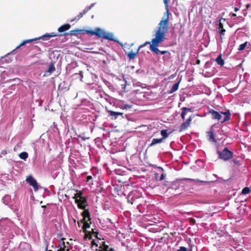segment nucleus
<instances>
[{
  "mask_svg": "<svg viewBox=\"0 0 251 251\" xmlns=\"http://www.w3.org/2000/svg\"><path fill=\"white\" fill-rule=\"evenodd\" d=\"M163 1L167 8V11L166 12L167 14V18L165 19H163L158 24L157 29L155 32V38L152 39L151 43L150 46V49L157 55L159 53L161 54H165L167 53H168L169 55L170 54L168 51H160L157 48L159 45L164 41L166 34L168 33L169 29L168 26L169 10L168 9L169 0H164Z\"/></svg>",
  "mask_w": 251,
  "mask_h": 251,
  "instance_id": "1",
  "label": "nucleus"
},
{
  "mask_svg": "<svg viewBox=\"0 0 251 251\" xmlns=\"http://www.w3.org/2000/svg\"><path fill=\"white\" fill-rule=\"evenodd\" d=\"M85 33L92 35H96L99 38L117 42V40L114 38L113 34L112 33L105 32L99 27L96 28L94 30H86L85 31Z\"/></svg>",
  "mask_w": 251,
  "mask_h": 251,
  "instance_id": "2",
  "label": "nucleus"
},
{
  "mask_svg": "<svg viewBox=\"0 0 251 251\" xmlns=\"http://www.w3.org/2000/svg\"><path fill=\"white\" fill-rule=\"evenodd\" d=\"M209 113L211 115V118L213 120H217L223 123L227 121L230 119V112L229 110H226L225 111L217 112L214 109H211L209 110Z\"/></svg>",
  "mask_w": 251,
  "mask_h": 251,
  "instance_id": "3",
  "label": "nucleus"
},
{
  "mask_svg": "<svg viewBox=\"0 0 251 251\" xmlns=\"http://www.w3.org/2000/svg\"><path fill=\"white\" fill-rule=\"evenodd\" d=\"M57 35H58L57 33H55L54 32H51L50 33H47L45 35H44L42 36H41L39 38H34V39H32L24 40L18 46H17L16 48V49L12 51V52H14L16 50L19 49L21 47L25 45L26 43H29L32 42L33 41H35L36 40L40 39H42L43 40H47L49 38L52 37H55Z\"/></svg>",
  "mask_w": 251,
  "mask_h": 251,
  "instance_id": "4",
  "label": "nucleus"
},
{
  "mask_svg": "<svg viewBox=\"0 0 251 251\" xmlns=\"http://www.w3.org/2000/svg\"><path fill=\"white\" fill-rule=\"evenodd\" d=\"M217 153L219 158L225 161L232 158L233 155V152L230 151L227 147H225L222 151H217Z\"/></svg>",
  "mask_w": 251,
  "mask_h": 251,
  "instance_id": "5",
  "label": "nucleus"
},
{
  "mask_svg": "<svg viewBox=\"0 0 251 251\" xmlns=\"http://www.w3.org/2000/svg\"><path fill=\"white\" fill-rule=\"evenodd\" d=\"M73 198L76 204H85L87 202V197L84 195L82 191L76 190V193Z\"/></svg>",
  "mask_w": 251,
  "mask_h": 251,
  "instance_id": "6",
  "label": "nucleus"
},
{
  "mask_svg": "<svg viewBox=\"0 0 251 251\" xmlns=\"http://www.w3.org/2000/svg\"><path fill=\"white\" fill-rule=\"evenodd\" d=\"M83 219L82 222L83 223V228L86 229L90 227V225L91 223V219L90 217V213L88 210L84 209L82 213Z\"/></svg>",
  "mask_w": 251,
  "mask_h": 251,
  "instance_id": "7",
  "label": "nucleus"
},
{
  "mask_svg": "<svg viewBox=\"0 0 251 251\" xmlns=\"http://www.w3.org/2000/svg\"><path fill=\"white\" fill-rule=\"evenodd\" d=\"M222 21L226 22V19L221 18L219 21V24L218 25L217 29H218V32L220 33L221 38L222 36L225 35L226 32V29L224 28L223 23Z\"/></svg>",
  "mask_w": 251,
  "mask_h": 251,
  "instance_id": "8",
  "label": "nucleus"
},
{
  "mask_svg": "<svg viewBox=\"0 0 251 251\" xmlns=\"http://www.w3.org/2000/svg\"><path fill=\"white\" fill-rule=\"evenodd\" d=\"M192 120V117L191 116H190L187 119L186 121L181 124L179 129V132H180L185 130L190 126Z\"/></svg>",
  "mask_w": 251,
  "mask_h": 251,
  "instance_id": "9",
  "label": "nucleus"
},
{
  "mask_svg": "<svg viewBox=\"0 0 251 251\" xmlns=\"http://www.w3.org/2000/svg\"><path fill=\"white\" fill-rule=\"evenodd\" d=\"M26 181L33 187L35 191H37L38 189L37 181L31 176H28L26 179Z\"/></svg>",
  "mask_w": 251,
  "mask_h": 251,
  "instance_id": "10",
  "label": "nucleus"
},
{
  "mask_svg": "<svg viewBox=\"0 0 251 251\" xmlns=\"http://www.w3.org/2000/svg\"><path fill=\"white\" fill-rule=\"evenodd\" d=\"M107 112L109 113V116L110 117L111 120H116L119 116H121L122 118H124L123 113L115 112L112 110H107Z\"/></svg>",
  "mask_w": 251,
  "mask_h": 251,
  "instance_id": "11",
  "label": "nucleus"
},
{
  "mask_svg": "<svg viewBox=\"0 0 251 251\" xmlns=\"http://www.w3.org/2000/svg\"><path fill=\"white\" fill-rule=\"evenodd\" d=\"M95 197L96 199L95 202L98 204H103L104 202H106L104 201L105 198L104 196L101 194H98V195L95 194Z\"/></svg>",
  "mask_w": 251,
  "mask_h": 251,
  "instance_id": "12",
  "label": "nucleus"
},
{
  "mask_svg": "<svg viewBox=\"0 0 251 251\" xmlns=\"http://www.w3.org/2000/svg\"><path fill=\"white\" fill-rule=\"evenodd\" d=\"M206 136L210 142H212L213 143H216L217 142V140L215 138V135L214 134V132L212 130L208 131L206 132Z\"/></svg>",
  "mask_w": 251,
  "mask_h": 251,
  "instance_id": "13",
  "label": "nucleus"
},
{
  "mask_svg": "<svg viewBox=\"0 0 251 251\" xmlns=\"http://www.w3.org/2000/svg\"><path fill=\"white\" fill-rule=\"evenodd\" d=\"M100 248L101 249V251H116L114 248L109 247V246L106 245L104 242H102Z\"/></svg>",
  "mask_w": 251,
  "mask_h": 251,
  "instance_id": "14",
  "label": "nucleus"
},
{
  "mask_svg": "<svg viewBox=\"0 0 251 251\" xmlns=\"http://www.w3.org/2000/svg\"><path fill=\"white\" fill-rule=\"evenodd\" d=\"M70 27V25L68 24H64L58 28V31L59 32H63L69 30Z\"/></svg>",
  "mask_w": 251,
  "mask_h": 251,
  "instance_id": "15",
  "label": "nucleus"
},
{
  "mask_svg": "<svg viewBox=\"0 0 251 251\" xmlns=\"http://www.w3.org/2000/svg\"><path fill=\"white\" fill-rule=\"evenodd\" d=\"M58 248H59V249H58L57 251H65L66 246L63 239H62L59 241Z\"/></svg>",
  "mask_w": 251,
  "mask_h": 251,
  "instance_id": "16",
  "label": "nucleus"
},
{
  "mask_svg": "<svg viewBox=\"0 0 251 251\" xmlns=\"http://www.w3.org/2000/svg\"><path fill=\"white\" fill-rule=\"evenodd\" d=\"M182 112L181 114V117L183 120L185 119V115L187 114V112H191V108H188L185 107H182L181 109Z\"/></svg>",
  "mask_w": 251,
  "mask_h": 251,
  "instance_id": "17",
  "label": "nucleus"
},
{
  "mask_svg": "<svg viewBox=\"0 0 251 251\" xmlns=\"http://www.w3.org/2000/svg\"><path fill=\"white\" fill-rule=\"evenodd\" d=\"M216 61L218 65H220L221 66H223L225 64V61L224 59H223L222 58V56L221 54L218 56V57L216 59Z\"/></svg>",
  "mask_w": 251,
  "mask_h": 251,
  "instance_id": "18",
  "label": "nucleus"
},
{
  "mask_svg": "<svg viewBox=\"0 0 251 251\" xmlns=\"http://www.w3.org/2000/svg\"><path fill=\"white\" fill-rule=\"evenodd\" d=\"M163 141V138H160V139H155L154 138L152 140V142L151 144L149 145L150 147H152L154 146L155 145L160 143Z\"/></svg>",
  "mask_w": 251,
  "mask_h": 251,
  "instance_id": "19",
  "label": "nucleus"
},
{
  "mask_svg": "<svg viewBox=\"0 0 251 251\" xmlns=\"http://www.w3.org/2000/svg\"><path fill=\"white\" fill-rule=\"evenodd\" d=\"M138 52H139V49H137V51L135 52H134L133 51H130V52H128V53H127V55L128 57L129 60L134 59L135 57L136 54L138 53Z\"/></svg>",
  "mask_w": 251,
  "mask_h": 251,
  "instance_id": "20",
  "label": "nucleus"
},
{
  "mask_svg": "<svg viewBox=\"0 0 251 251\" xmlns=\"http://www.w3.org/2000/svg\"><path fill=\"white\" fill-rule=\"evenodd\" d=\"M179 81L175 83L171 88V90L169 92V94H172L177 90L179 86Z\"/></svg>",
  "mask_w": 251,
  "mask_h": 251,
  "instance_id": "21",
  "label": "nucleus"
},
{
  "mask_svg": "<svg viewBox=\"0 0 251 251\" xmlns=\"http://www.w3.org/2000/svg\"><path fill=\"white\" fill-rule=\"evenodd\" d=\"M19 156L21 159H24L25 160L27 158L28 155L26 152L23 151L19 154Z\"/></svg>",
  "mask_w": 251,
  "mask_h": 251,
  "instance_id": "22",
  "label": "nucleus"
},
{
  "mask_svg": "<svg viewBox=\"0 0 251 251\" xmlns=\"http://www.w3.org/2000/svg\"><path fill=\"white\" fill-rule=\"evenodd\" d=\"M55 70L54 64L53 63H50L49 65V67L48 68V72L50 73V74L53 73Z\"/></svg>",
  "mask_w": 251,
  "mask_h": 251,
  "instance_id": "23",
  "label": "nucleus"
},
{
  "mask_svg": "<svg viewBox=\"0 0 251 251\" xmlns=\"http://www.w3.org/2000/svg\"><path fill=\"white\" fill-rule=\"evenodd\" d=\"M82 30L80 29H75L71 30L70 31V34L73 35H76L78 34H80L82 33Z\"/></svg>",
  "mask_w": 251,
  "mask_h": 251,
  "instance_id": "24",
  "label": "nucleus"
},
{
  "mask_svg": "<svg viewBox=\"0 0 251 251\" xmlns=\"http://www.w3.org/2000/svg\"><path fill=\"white\" fill-rule=\"evenodd\" d=\"M167 131V130L166 129H163L161 131V135L163 137L162 138H163V140L168 136Z\"/></svg>",
  "mask_w": 251,
  "mask_h": 251,
  "instance_id": "25",
  "label": "nucleus"
},
{
  "mask_svg": "<svg viewBox=\"0 0 251 251\" xmlns=\"http://www.w3.org/2000/svg\"><path fill=\"white\" fill-rule=\"evenodd\" d=\"M251 192V190L249 187H246L244 188L242 190V194L243 195H246L250 193Z\"/></svg>",
  "mask_w": 251,
  "mask_h": 251,
  "instance_id": "26",
  "label": "nucleus"
},
{
  "mask_svg": "<svg viewBox=\"0 0 251 251\" xmlns=\"http://www.w3.org/2000/svg\"><path fill=\"white\" fill-rule=\"evenodd\" d=\"M248 43V42H245L243 44H241L239 46L238 50L240 51H242V50H245V48L247 46Z\"/></svg>",
  "mask_w": 251,
  "mask_h": 251,
  "instance_id": "27",
  "label": "nucleus"
},
{
  "mask_svg": "<svg viewBox=\"0 0 251 251\" xmlns=\"http://www.w3.org/2000/svg\"><path fill=\"white\" fill-rule=\"evenodd\" d=\"M93 4H92L90 6H89L87 7H86L82 12V13L84 15L87 12H88L91 9V8L93 6Z\"/></svg>",
  "mask_w": 251,
  "mask_h": 251,
  "instance_id": "28",
  "label": "nucleus"
},
{
  "mask_svg": "<svg viewBox=\"0 0 251 251\" xmlns=\"http://www.w3.org/2000/svg\"><path fill=\"white\" fill-rule=\"evenodd\" d=\"M151 42H145V43H144V44H143L141 45L139 47V48H138V49H139V50L141 48H143V47H145V46H147L148 44H150V45H151Z\"/></svg>",
  "mask_w": 251,
  "mask_h": 251,
  "instance_id": "29",
  "label": "nucleus"
},
{
  "mask_svg": "<svg viewBox=\"0 0 251 251\" xmlns=\"http://www.w3.org/2000/svg\"><path fill=\"white\" fill-rule=\"evenodd\" d=\"M84 14L82 13V12H80L76 17L75 18V20H79L80 18H81L83 16Z\"/></svg>",
  "mask_w": 251,
  "mask_h": 251,
  "instance_id": "30",
  "label": "nucleus"
},
{
  "mask_svg": "<svg viewBox=\"0 0 251 251\" xmlns=\"http://www.w3.org/2000/svg\"><path fill=\"white\" fill-rule=\"evenodd\" d=\"M131 107H132V105H131L125 104L124 105L123 109H127L131 108Z\"/></svg>",
  "mask_w": 251,
  "mask_h": 251,
  "instance_id": "31",
  "label": "nucleus"
},
{
  "mask_svg": "<svg viewBox=\"0 0 251 251\" xmlns=\"http://www.w3.org/2000/svg\"><path fill=\"white\" fill-rule=\"evenodd\" d=\"M177 251H187V248L184 247H180Z\"/></svg>",
  "mask_w": 251,
  "mask_h": 251,
  "instance_id": "32",
  "label": "nucleus"
},
{
  "mask_svg": "<svg viewBox=\"0 0 251 251\" xmlns=\"http://www.w3.org/2000/svg\"><path fill=\"white\" fill-rule=\"evenodd\" d=\"M92 179V176H87V177L86 178V181L87 182H89L90 181V180H91Z\"/></svg>",
  "mask_w": 251,
  "mask_h": 251,
  "instance_id": "33",
  "label": "nucleus"
},
{
  "mask_svg": "<svg viewBox=\"0 0 251 251\" xmlns=\"http://www.w3.org/2000/svg\"><path fill=\"white\" fill-rule=\"evenodd\" d=\"M165 176V175H164L163 173H162L160 177L159 180H162L164 179V177Z\"/></svg>",
  "mask_w": 251,
  "mask_h": 251,
  "instance_id": "34",
  "label": "nucleus"
},
{
  "mask_svg": "<svg viewBox=\"0 0 251 251\" xmlns=\"http://www.w3.org/2000/svg\"><path fill=\"white\" fill-rule=\"evenodd\" d=\"M78 207L79 208H81V209H85V206L86 205H81V204H80V205H77Z\"/></svg>",
  "mask_w": 251,
  "mask_h": 251,
  "instance_id": "35",
  "label": "nucleus"
},
{
  "mask_svg": "<svg viewBox=\"0 0 251 251\" xmlns=\"http://www.w3.org/2000/svg\"><path fill=\"white\" fill-rule=\"evenodd\" d=\"M232 161L233 162V163L235 164H236L237 165H239V161L236 160V159H233L232 160Z\"/></svg>",
  "mask_w": 251,
  "mask_h": 251,
  "instance_id": "36",
  "label": "nucleus"
},
{
  "mask_svg": "<svg viewBox=\"0 0 251 251\" xmlns=\"http://www.w3.org/2000/svg\"><path fill=\"white\" fill-rule=\"evenodd\" d=\"M130 196H131V195H129L128 196V202H131V204H133V202H133V201H130L129 200V199H130Z\"/></svg>",
  "mask_w": 251,
  "mask_h": 251,
  "instance_id": "37",
  "label": "nucleus"
},
{
  "mask_svg": "<svg viewBox=\"0 0 251 251\" xmlns=\"http://www.w3.org/2000/svg\"><path fill=\"white\" fill-rule=\"evenodd\" d=\"M239 10V9L237 7H235V8H234V11L235 12H237Z\"/></svg>",
  "mask_w": 251,
  "mask_h": 251,
  "instance_id": "38",
  "label": "nucleus"
},
{
  "mask_svg": "<svg viewBox=\"0 0 251 251\" xmlns=\"http://www.w3.org/2000/svg\"><path fill=\"white\" fill-rule=\"evenodd\" d=\"M197 63L198 64H199L200 63V60H198L197 61Z\"/></svg>",
  "mask_w": 251,
  "mask_h": 251,
  "instance_id": "39",
  "label": "nucleus"
},
{
  "mask_svg": "<svg viewBox=\"0 0 251 251\" xmlns=\"http://www.w3.org/2000/svg\"><path fill=\"white\" fill-rule=\"evenodd\" d=\"M155 177H156V178H157V177L158 176V174H157V173H156V174H155Z\"/></svg>",
  "mask_w": 251,
  "mask_h": 251,
  "instance_id": "40",
  "label": "nucleus"
},
{
  "mask_svg": "<svg viewBox=\"0 0 251 251\" xmlns=\"http://www.w3.org/2000/svg\"><path fill=\"white\" fill-rule=\"evenodd\" d=\"M42 208H44H44H46V205H42Z\"/></svg>",
  "mask_w": 251,
  "mask_h": 251,
  "instance_id": "41",
  "label": "nucleus"
},
{
  "mask_svg": "<svg viewBox=\"0 0 251 251\" xmlns=\"http://www.w3.org/2000/svg\"><path fill=\"white\" fill-rule=\"evenodd\" d=\"M232 16H234V17H236V14H235V13H233V14H232Z\"/></svg>",
  "mask_w": 251,
  "mask_h": 251,
  "instance_id": "42",
  "label": "nucleus"
},
{
  "mask_svg": "<svg viewBox=\"0 0 251 251\" xmlns=\"http://www.w3.org/2000/svg\"><path fill=\"white\" fill-rule=\"evenodd\" d=\"M62 85V83H61L59 85V87H58V89H60V87H61V85Z\"/></svg>",
  "mask_w": 251,
  "mask_h": 251,
  "instance_id": "43",
  "label": "nucleus"
},
{
  "mask_svg": "<svg viewBox=\"0 0 251 251\" xmlns=\"http://www.w3.org/2000/svg\"><path fill=\"white\" fill-rule=\"evenodd\" d=\"M2 222V220H1L0 221V225H1V224Z\"/></svg>",
  "mask_w": 251,
  "mask_h": 251,
  "instance_id": "44",
  "label": "nucleus"
},
{
  "mask_svg": "<svg viewBox=\"0 0 251 251\" xmlns=\"http://www.w3.org/2000/svg\"><path fill=\"white\" fill-rule=\"evenodd\" d=\"M193 180V181H200V180Z\"/></svg>",
  "mask_w": 251,
  "mask_h": 251,
  "instance_id": "45",
  "label": "nucleus"
},
{
  "mask_svg": "<svg viewBox=\"0 0 251 251\" xmlns=\"http://www.w3.org/2000/svg\"><path fill=\"white\" fill-rule=\"evenodd\" d=\"M161 171L163 172V169L162 168H161Z\"/></svg>",
  "mask_w": 251,
  "mask_h": 251,
  "instance_id": "46",
  "label": "nucleus"
},
{
  "mask_svg": "<svg viewBox=\"0 0 251 251\" xmlns=\"http://www.w3.org/2000/svg\"><path fill=\"white\" fill-rule=\"evenodd\" d=\"M189 251H192V250H190Z\"/></svg>",
  "mask_w": 251,
  "mask_h": 251,
  "instance_id": "47",
  "label": "nucleus"
},
{
  "mask_svg": "<svg viewBox=\"0 0 251 251\" xmlns=\"http://www.w3.org/2000/svg\"><path fill=\"white\" fill-rule=\"evenodd\" d=\"M100 251H101V250Z\"/></svg>",
  "mask_w": 251,
  "mask_h": 251,
  "instance_id": "48",
  "label": "nucleus"
}]
</instances>
